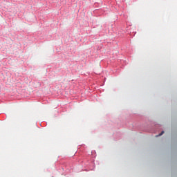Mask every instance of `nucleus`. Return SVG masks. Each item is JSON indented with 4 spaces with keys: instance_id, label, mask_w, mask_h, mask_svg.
<instances>
[{
    "instance_id": "nucleus-1",
    "label": "nucleus",
    "mask_w": 177,
    "mask_h": 177,
    "mask_svg": "<svg viewBox=\"0 0 177 177\" xmlns=\"http://www.w3.org/2000/svg\"><path fill=\"white\" fill-rule=\"evenodd\" d=\"M162 135H164V131H162L158 136H161Z\"/></svg>"
}]
</instances>
